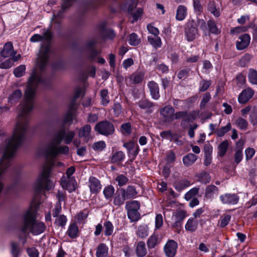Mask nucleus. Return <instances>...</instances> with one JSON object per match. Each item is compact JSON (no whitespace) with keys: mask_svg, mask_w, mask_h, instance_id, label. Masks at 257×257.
<instances>
[{"mask_svg":"<svg viewBox=\"0 0 257 257\" xmlns=\"http://www.w3.org/2000/svg\"><path fill=\"white\" fill-rule=\"evenodd\" d=\"M75 136L74 132L70 131L65 133L64 130L59 131L54 137L52 142L45 149V154L49 157L54 158L59 154H67L69 152L67 146L58 147L63 140L66 144H69L72 141Z\"/></svg>","mask_w":257,"mask_h":257,"instance_id":"f257e3e1","label":"nucleus"},{"mask_svg":"<svg viewBox=\"0 0 257 257\" xmlns=\"http://www.w3.org/2000/svg\"><path fill=\"white\" fill-rule=\"evenodd\" d=\"M36 213L34 209H29L23 216V224L21 230L26 234L32 233L33 235H39L45 230L46 226L42 222L35 220Z\"/></svg>","mask_w":257,"mask_h":257,"instance_id":"f03ea898","label":"nucleus"},{"mask_svg":"<svg viewBox=\"0 0 257 257\" xmlns=\"http://www.w3.org/2000/svg\"><path fill=\"white\" fill-rule=\"evenodd\" d=\"M50 167L44 168L35 183L34 187L37 191H40L43 188L50 190L54 187V183L50 179Z\"/></svg>","mask_w":257,"mask_h":257,"instance_id":"7ed1b4c3","label":"nucleus"},{"mask_svg":"<svg viewBox=\"0 0 257 257\" xmlns=\"http://www.w3.org/2000/svg\"><path fill=\"white\" fill-rule=\"evenodd\" d=\"M125 208L127 211L128 217L131 221H137L140 218V214L138 211L140 204L138 201L127 202Z\"/></svg>","mask_w":257,"mask_h":257,"instance_id":"20e7f679","label":"nucleus"},{"mask_svg":"<svg viewBox=\"0 0 257 257\" xmlns=\"http://www.w3.org/2000/svg\"><path fill=\"white\" fill-rule=\"evenodd\" d=\"M199 36L198 30L196 28V23L193 20L189 21L185 31V36L188 42L193 41Z\"/></svg>","mask_w":257,"mask_h":257,"instance_id":"39448f33","label":"nucleus"},{"mask_svg":"<svg viewBox=\"0 0 257 257\" xmlns=\"http://www.w3.org/2000/svg\"><path fill=\"white\" fill-rule=\"evenodd\" d=\"M95 130L99 134L104 136L111 135L114 131L113 124L107 121H103L97 123Z\"/></svg>","mask_w":257,"mask_h":257,"instance_id":"423d86ee","label":"nucleus"},{"mask_svg":"<svg viewBox=\"0 0 257 257\" xmlns=\"http://www.w3.org/2000/svg\"><path fill=\"white\" fill-rule=\"evenodd\" d=\"M136 6L137 2L135 0H128L123 7V9L126 10L128 14L132 15L133 18L132 23L137 21L143 14V10L140 8L138 9L135 13L132 14V11Z\"/></svg>","mask_w":257,"mask_h":257,"instance_id":"0eeeda50","label":"nucleus"},{"mask_svg":"<svg viewBox=\"0 0 257 257\" xmlns=\"http://www.w3.org/2000/svg\"><path fill=\"white\" fill-rule=\"evenodd\" d=\"M16 52L13 49V46L11 42L5 44L3 50L1 51V55L4 58L12 57L13 61H17L20 59L21 55L15 56Z\"/></svg>","mask_w":257,"mask_h":257,"instance_id":"6e6552de","label":"nucleus"},{"mask_svg":"<svg viewBox=\"0 0 257 257\" xmlns=\"http://www.w3.org/2000/svg\"><path fill=\"white\" fill-rule=\"evenodd\" d=\"M219 199L222 203L228 205H235L239 197L234 193H225L220 195Z\"/></svg>","mask_w":257,"mask_h":257,"instance_id":"1a4fd4ad","label":"nucleus"},{"mask_svg":"<svg viewBox=\"0 0 257 257\" xmlns=\"http://www.w3.org/2000/svg\"><path fill=\"white\" fill-rule=\"evenodd\" d=\"M178 247L177 243L173 240H169L164 247V251L168 257H174Z\"/></svg>","mask_w":257,"mask_h":257,"instance_id":"9d476101","label":"nucleus"},{"mask_svg":"<svg viewBox=\"0 0 257 257\" xmlns=\"http://www.w3.org/2000/svg\"><path fill=\"white\" fill-rule=\"evenodd\" d=\"M76 184L75 178L66 179L65 177H62L61 180V185L62 187L68 190L69 192L75 190Z\"/></svg>","mask_w":257,"mask_h":257,"instance_id":"9b49d317","label":"nucleus"},{"mask_svg":"<svg viewBox=\"0 0 257 257\" xmlns=\"http://www.w3.org/2000/svg\"><path fill=\"white\" fill-rule=\"evenodd\" d=\"M75 1V0H63L62 4V9L60 10L58 13H54L52 21L53 22L58 23L59 20L62 17L64 11L71 6Z\"/></svg>","mask_w":257,"mask_h":257,"instance_id":"f8f14e48","label":"nucleus"},{"mask_svg":"<svg viewBox=\"0 0 257 257\" xmlns=\"http://www.w3.org/2000/svg\"><path fill=\"white\" fill-rule=\"evenodd\" d=\"M52 38V33L49 30H44L42 35L39 34H34L30 38V41L32 42H37L45 40L47 43H49Z\"/></svg>","mask_w":257,"mask_h":257,"instance_id":"ddd939ff","label":"nucleus"},{"mask_svg":"<svg viewBox=\"0 0 257 257\" xmlns=\"http://www.w3.org/2000/svg\"><path fill=\"white\" fill-rule=\"evenodd\" d=\"M174 109L171 105L166 106L160 110V114L165 121L171 122L173 120Z\"/></svg>","mask_w":257,"mask_h":257,"instance_id":"4468645a","label":"nucleus"},{"mask_svg":"<svg viewBox=\"0 0 257 257\" xmlns=\"http://www.w3.org/2000/svg\"><path fill=\"white\" fill-rule=\"evenodd\" d=\"M254 94V91L250 88H247L243 90L238 97V102L244 104L247 102L252 97Z\"/></svg>","mask_w":257,"mask_h":257,"instance_id":"2eb2a0df","label":"nucleus"},{"mask_svg":"<svg viewBox=\"0 0 257 257\" xmlns=\"http://www.w3.org/2000/svg\"><path fill=\"white\" fill-rule=\"evenodd\" d=\"M88 186L91 193H96L99 192L101 188L100 181L94 177H90L88 180Z\"/></svg>","mask_w":257,"mask_h":257,"instance_id":"dca6fc26","label":"nucleus"},{"mask_svg":"<svg viewBox=\"0 0 257 257\" xmlns=\"http://www.w3.org/2000/svg\"><path fill=\"white\" fill-rule=\"evenodd\" d=\"M250 36L245 34L239 38V41L236 42V48L238 50H243L246 48L249 44Z\"/></svg>","mask_w":257,"mask_h":257,"instance_id":"f3484780","label":"nucleus"},{"mask_svg":"<svg viewBox=\"0 0 257 257\" xmlns=\"http://www.w3.org/2000/svg\"><path fill=\"white\" fill-rule=\"evenodd\" d=\"M219 194L218 188L214 185L208 186L205 190V197L209 199H212L217 196Z\"/></svg>","mask_w":257,"mask_h":257,"instance_id":"a211bd4d","label":"nucleus"},{"mask_svg":"<svg viewBox=\"0 0 257 257\" xmlns=\"http://www.w3.org/2000/svg\"><path fill=\"white\" fill-rule=\"evenodd\" d=\"M148 86L152 98L156 100L159 99L160 94L158 85L154 81H150L148 83Z\"/></svg>","mask_w":257,"mask_h":257,"instance_id":"6ab92c4d","label":"nucleus"},{"mask_svg":"<svg viewBox=\"0 0 257 257\" xmlns=\"http://www.w3.org/2000/svg\"><path fill=\"white\" fill-rule=\"evenodd\" d=\"M120 192L124 196L126 199L132 198L137 194L135 188L133 186H128L126 189H120Z\"/></svg>","mask_w":257,"mask_h":257,"instance_id":"aec40b11","label":"nucleus"},{"mask_svg":"<svg viewBox=\"0 0 257 257\" xmlns=\"http://www.w3.org/2000/svg\"><path fill=\"white\" fill-rule=\"evenodd\" d=\"M198 225V222L197 219L190 218L188 219L185 225V228L186 231L193 232L197 230Z\"/></svg>","mask_w":257,"mask_h":257,"instance_id":"412c9836","label":"nucleus"},{"mask_svg":"<svg viewBox=\"0 0 257 257\" xmlns=\"http://www.w3.org/2000/svg\"><path fill=\"white\" fill-rule=\"evenodd\" d=\"M136 253L139 257H143L147 254V250L145 242L140 241L137 242L136 247Z\"/></svg>","mask_w":257,"mask_h":257,"instance_id":"4be33fe9","label":"nucleus"},{"mask_svg":"<svg viewBox=\"0 0 257 257\" xmlns=\"http://www.w3.org/2000/svg\"><path fill=\"white\" fill-rule=\"evenodd\" d=\"M123 146L126 149L128 153L132 154L135 156L139 153V147L137 145H136L135 143L133 141L124 143Z\"/></svg>","mask_w":257,"mask_h":257,"instance_id":"5701e85b","label":"nucleus"},{"mask_svg":"<svg viewBox=\"0 0 257 257\" xmlns=\"http://www.w3.org/2000/svg\"><path fill=\"white\" fill-rule=\"evenodd\" d=\"M149 233V228L147 224H143L139 225L138 227L136 234L140 238H146Z\"/></svg>","mask_w":257,"mask_h":257,"instance_id":"b1692460","label":"nucleus"},{"mask_svg":"<svg viewBox=\"0 0 257 257\" xmlns=\"http://www.w3.org/2000/svg\"><path fill=\"white\" fill-rule=\"evenodd\" d=\"M191 185L189 181L184 179L179 181H176L174 183V187L175 189L179 192H180L186 188L189 187Z\"/></svg>","mask_w":257,"mask_h":257,"instance_id":"393cba45","label":"nucleus"},{"mask_svg":"<svg viewBox=\"0 0 257 257\" xmlns=\"http://www.w3.org/2000/svg\"><path fill=\"white\" fill-rule=\"evenodd\" d=\"M75 108L73 104L69 107L67 112L64 116V121L65 123H70L72 122L75 114Z\"/></svg>","mask_w":257,"mask_h":257,"instance_id":"a878e982","label":"nucleus"},{"mask_svg":"<svg viewBox=\"0 0 257 257\" xmlns=\"http://www.w3.org/2000/svg\"><path fill=\"white\" fill-rule=\"evenodd\" d=\"M197 157L193 153H189L184 156L182 159L184 165L186 167L192 165L196 161Z\"/></svg>","mask_w":257,"mask_h":257,"instance_id":"bb28decb","label":"nucleus"},{"mask_svg":"<svg viewBox=\"0 0 257 257\" xmlns=\"http://www.w3.org/2000/svg\"><path fill=\"white\" fill-rule=\"evenodd\" d=\"M108 247L104 243H100L97 247L96 257H106L108 255Z\"/></svg>","mask_w":257,"mask_h":257,"instance_id":"cd10ccee","label":"nucleus"},{"mask_svg":"<svg viewBox=\"0 0 257 257\" xmlns=\"http://www.w3.org/2000/svg\"><path fill=\"white\" fill-rule=\"evenodd\" d=\"M78 227L77 225L73 223L69 226L67 233L71 238H76L78 235Z\"/></svg>","mask_w":257,"mask_h":257,"instance_id":"c85d7f7f","label":"nucleus"},{"mask_svg":"<svg viewBox=\"0 0 257 257\" xmlns=\"http://www.w3.org/2000/svg\"><path fill=\"white\" fill-rule=\"evenodd\" d=\"M186 15V8L184 6H179L177 10L176 16V19L178 21H182L185 18Z\"/></svg>","mask_w":257,"mask_h":257,"instance_id":"c756f323","label":"nucleus"},{"mask_svg":"<svg viewBox=\"0 0 257 257\" xmlns=\"http://www.w3.org/2000/svg\"><path fill=\"white\" fill-rule=\"evenodd\" d=\"M186 216V211L182 210H178L173 213L172 219L173 220L178 221L182 222V221Z\"/></svg>","mask_w":257,"mask_h":257,"instance_id":"7c9ffc66","label":"nucleus"},{"mask_svg":"<svg viewBox=\"0 0 257 257\" xmlns=\"http://www.w3.org/2000/svg\"><path fill=\"white\" fill-rule=\"evenodd\" d=\"M148 42L150 43L151 45H152L154 47L160 48L162 45V41L161 38L157 36H155V37H153L152 36H149L148 37Z\"/></svg>","mask_w":257,"mask_h":257,"instance_id":"2f4dec72","label":"nucleus"},{"mask_svg":"<svg viewBox=\"0 0 257 257\" xmlns=\"http://www.w3.org/2000/svg\"><path fill=\"white\" fill-rule=\"evenodd\" d=\"M159 243L158 235L153 233L148 239L147 243L149 248H153Z\"/></svg>","mask_w":257,"mask_h":257,"instance_id":"473e14b6","label":"nucleus"},{"mask_svg":"<svg viewBox=\"0 0 257 257\" xmlns=\"http://www.w3.org/2000/svg\"><path fill=\"white\" fill-rule=\"evenodd\" d=\"M91 128L90 125L86 124L80 129L78 133L79 137H85L89 138Z\"/></svg>","mask_w":257,"mask_h":257,"instance_id":"72a5a7b5","label":"nucleus"},{"mask_svg":"<svg viewBox=\"0 0 257 257\" xmlns=\"http://www.w3.org/2000/svg\"><path fill=\"white\" fill-rule=\"evenodd\" d=\"M125 199L126 198L124 196H123V194L117 191L113 199V204L119 206L123 204Z\"/></svg>","mask_w":257,"mask_h":257,"instance_id":"f704fd0d","label":"nucleus"},{"mask_svg":"<svg viewBox=\"0 0 257 257\" xmlns=\"http://www.w3.org/2000/svg\"><path fill=\"white\" fill-rule=\"evenodd\" d=\"M249 81L252 84L257 85V70L249 69L248 73Z\"/></svg>","mask_w":257,"mask_h":257,"instance_id":"c9c22d12","label":"nucleus"},{"mask_svg":"<svg viewBox=\"0 0 257 257\" xmlns=\"http://www.w3.org/2000/svg\"><path fill=\"white\" fill-rule=\"evenodd\" d=\"M231 128V124L230 122H228L226 126L221 127L220 128L216 130L215 133L218 137H222L226 133L229 132Z\"/></svg>","mask_w":257,"mask_h":257,"instance_id":"e433bc0d","label":"nucleus"},{"mask_svg":"<svg viewBox=\"0 0 257 257\" xmlns=\"http://www.w3.org/2000/svg\"><path fill=\"white\" fill-rule=\"evenodd\" d=\"M104 233L105 236H109L111 235L113 231V225L109 221H107L104 223Z\"/></svg>","mask_w":257,"mask_h":257,"instance_id":"4c0bfd02","label":"nucleus"},{"mask_svg":"<svg viewBox=\"0 0 257 257\" xmlns=\"http://www.w3.org/2000/svg\"><path fill=\"white\" fill-rule=\"evenodd\" d=\"M228 142L224 141L222 142L219 146L218 148V155L220 157H223L226 152L228 148Z\"/></svg>","mask_w":257,"mask_h":257,"instance_id":"58836bf2","label":"nucleus"},{"mask_svg":"<svg viewBox=\"0 0 257 257\" xmlns=\"http://www.w3.org/2000/svg\"><path fill=\"white\" fill-rule=\"evenodd\" d=\"M103 193L106 199H111L114 193V188L112 185H109L104 188Z\"/></svg>","mask_w":257,"mask_h":257,"instance_id":"ea45409f","label":"nucleus"},{"mask_svg":"<svg viewBox=\"0 0 257 257\" xmlns=\"http://www.w3.org/2000/svg\"><path fill=\"white\" fill-rule=\"evenodd\" d=\"M139 106L144 109H149L150 112L152 111V108L153 107V103L148 101V100H142L139 102Z\"/></svg>","mask_w":257,"mask_h":257,"instance_id":"a19ab883","label":"nucleus"},{"mask_svg":"<svg viewBox=\"0 0 257 257\" xmlns=\"http://www.w3.org/2000/svg\"><path fill=\"white\" fill-rule=\"evenodd\" d=\"M125 157L124 154L122 151H118L115 153L111 157V161L117 163L122 161Z\"/></svg>","mask_w":257,"mask_h":257,"instance_id":"79ce46f5","label":"nucleus"},{"mask_svg":"<svg viewBox=\"0 0 257 257\" xmlns=\"http://www.w3.org/2000/svg\"><path fill=\"white\" fill-rule=\"evenodd\" d=\"M208 10L215 16L218 17L220 16V11L217 8L214 2H210L208 6Z\"/></svg>","mask_w":257,"mask_h":257,"instance_id":"37998d69","label":"nucleus"},{"mask_svg":"<svg viewBox=\"0 0 257 257\" xmlns=\"http://www.w3.org/2000/svg\"><path fill=\"white\" fill-rule=\"evenodd\" d=\"M237 126L241 130H245L247 126V121L244 118L239 117L235 122Z\"/></svg>","mask_w":257,"mask_h":257,"instance_id":"c03bdc74","label":"nucleus"},{"mask_svg":"<svg viewBox=\"0 0 257 257\" xmlns=\"http://www.w3.org/2000/svg\"><path fill=\"white\" fill-rule=\"evenodd\" d=\"M26 66L24 65H21L16 68L14 70V74L17 77H20L25 73Z\"/></svg>","mask_w":257,"mask_h":257,"instance_id":"a18cd8bd","label":"nucleus"},{"mask_svg":"<svg viewBox=\"0 0 257 257\" xmlns=\"http://www.w3.org/2000/svg\"><path fill=\"white\" fill-rule=\"evenodd\" d=\"M115 180L120 187L125 185L128 181V179L122 174L117 175Z\"/></svg>","mask_w":257,"mask_h":257,"instance_id":"49530a36","label":"nucleus"},{"mask_svg":"<svg viewBox=\"0 0 257 257\" xmlns=\"http://www.w3.org/2000/svg\"><path fill=\"white\" fill-rule=\"evenodd\" d=\"M141 42V40L138 38L137 35L135 33H132L130 35L128 43L131 45L136 46Z\"/></svg>","mask_w":257,"mask_h":257,"instance_id":"de8ad7c7","label":"nucleus"},{"mask_svg":"<svg viewBox=\"0 0 257 257\" xmlns=\"http://www.w3.org/2000/svg\"><path fill=\"white\" fill-rule=\"evenodd\" d=\"M100 96L101 102L103 105H106L109 102V96L108 95V91L106 89L101 90L100 91Z\"/></svg>","mask_w":257,"mask_h":257,"instance_id":"09e8293b","label":"nucleus"},{"mask_svg":"<svg viewBox=\"0 0 257 257\" xmlns=\"http://www.w3.org/2000/svg\"><path fill=\"white\" fill-rule=\"evenodd\" d=\"M199 191V188L195 187L192 188L188 192H187L185 194L184 198L186 200H190L192 197L197 195Z\"/></svg>","mask_w":257,"mask_h":257,"instance_id":"8fccbe9b","label":"nucleus"},{"mask_svg":"<svg viewBox=\"0 0 257 257\" xmlns=\"http://www.w3.org/2000/svg\"><path fill=\"white\" fill-rule=\"evenodd\" d=\"M22 96V92L18 89L15 90L9 97V102L12 103L19 99Z\"/></svg>","mask_w":257,"mask_h":257,"instance_id":"3c124183","label":"nucleus"},{"mask_svg":"<svg viewBox=\"0 0 257 257\" xmlns=\"http://www.w3.org/2000/svg\"><path fill=\"white\" fill-rule=\"evenodd\" d=\"M210 85V81L202 80L199 83V90L201 92L205 91L209 87Z\"/></svg>","mask_w":257,"mask_h":257,"instance_id":"603ef678","label":"nucleus"},{"mask_svg":"<svg viewBox=\"0 0 257 257\" xmlns=\"http://www.w3.org/2000/svg\"><path fill=\"white\" fill-rule=\"evenodd\" d=\"M163 223V216L161 214H157L155 217V229L161 227Z\"/></svg>","mask_w":257,"mask_h":257,"instance_id":"864d4df0","label":"nucleus"},{"mask_svg":"<svg viewBox=\"0 0 257 257\" xmlns=\"http://www.w3.org/2000/svg\"><path fill=\"white\" fill-rule=\"evenodd\" d=\"M208 26L209 31L212 33L218 34L219 32L218 29L217 28L215 22L213 21L210 20L208 22Z\"/></svg>","mask_w":257,"mask_h":257,"instance_id":"5fc2aeb1","label":"nucleus"},{"mask_svg":"<svg viewBox=\"0 0 257 257\" xmlns=\"http://www.w3.org/2000/svg\"><path fill=\"white\" fill-rule=\"evenodd\" d=\"M211 98V95L209 93L206 92L205 93L202 97V99L200 104V106L201 108H203L205 106L206 103L209 102Z\"/></svg>","mask_w":257,"mask_h":257,"instance_id":"6e6d98bb","label":"nucleus"},{"mask_svg":"<svg viewBox=\"0 0 257 257\" xmlns=\"http://www.w3.org/2000/svg\"><path fill=\"white\" fill-rule=\"evenodd\" d=\"M144 77L143 73H138L135 74L132 76V79L135 83H139L142 81Z\"/></svg>","mask_w":257,"mask_h":257,"instance_id":"4d7b16f0","label":"nucleus"},{"mask_svg":"<svg viewBox=\"0 0 257 257\" xmlns=\"http://www.w3.org/2000/svg\"><path fill=\"white\" fill-rule=\"evenodd\" d=\"M29 257H39V252L35 247H29L27 249Z\"/></svg>","mask_w":257,"mask_h":257,"instance_id":"13d9d810","label":"nucleus"},{"mask_svg":"<svg viewBox=\"0 0 257 257\" xmlns=\"http://www.w3.org/2000/svg\"><path fill=\"white\" fill-rule=\"evenodd\" d=\"M105 143L103 141H99L95 143L93 145V149L96 151H102L105 148Z\"/></svg>","mask_w":257,"mask_h":257,"instance_id":"bf43d9fd","label":"nucleus"},{"mask_svg":"<svg viewBox=\"0 0 257 257\" xmlns=\"http://www.w3.org/2000/svg\"><path fill=\"white\" fill-rule=\"evenodd\" d=\"M176 159V156L175 153L172 151H170L168 152L166 160L168 164L173 163Z\"/></svg>","mask_w":257,"mask_h":257,"instance_id":"052dcab7","label":"nucleus"},{"mask_svg":"<svg viewBox=\"0 0 257 257\" xmlns=\"http://www.w3.org/2000/svg\"><path fill=\"white\" fill-rule=\"evenodd\" d=\"M13 60L12 59H8L6 61L0 64V68L2 69H9L12 67L13 65Z\"/></svg>","mask_w":257,"mask_h":257,"instance_id":"680f3d73","label":"nucleus"},{"mask_svg":"<svg viewBox=\"0 0 257 257\" xmlns=\"http://www.w3.org/2000/svg\"><path fill=\"white\" fill-rule=\"evenodd\" d=\"M122 134L128 135L131 132V125L130 123L122 124L121 126Z\"/></svg>","mask_w":257,"mask_h":257,"instance_id":"e2e57ef3","label":"nucleus"},{"mask_svg":"<svg viewBox=\"0 0 257 257\" xmlns=\"http://www.w3.org/2000/svg\"><path fill=\"white\" fill-rule=\"evenodd\" d=\"M147 28L148 31L150 34L154 35L155 36H157L159 35V30L157 28L154 27L152 24H148Z\"/></svg>","mask_w":257,"mask_h":257,"instance_id":"0e129e2a","label":"nucleus"},{"mask_svg":"<svg viewBox=\"0 0 257 257\" xmlns=\"http://www.w3.org/2000/svg\"><path fill=\"white\" fill-rule=\"evenodd\" d=\"M200 181L204 184L209 183L210 181V177L207 173H202L200 176Z\"/></svg>","mask_w":257,"mask_h":257,"instance_id":"69168bd1","label":"nucleus"},{"mask_svg":"<svg viewBox=\"0 0 257 257\" xmlns=\"http://www.w3.org/2000/svg\"><path fill=\"white\" fill-rule=\"evenodd\" d=\"M231 219V216L229 215H226L222 216L220 219V226L224 227L227 225Z\"/></svg>","mask_w":257,"mask_h":257,"instance_id":"338daca9","label":"nucleus"},{"mask_svg":"<svg viewBox=\"0 0 257 257\" xmlns=\"http://www.w3.org/2000/svg\"><path fill=\"white\" fill-rule=\"evenodd\" d=\"M250 121L253 125L257 124V111H252L249 115Z\"/></svg>","mask_w":257,"mask_h":257,"instance_id":"774afa93","label":"nucleus"}]
</instances>
